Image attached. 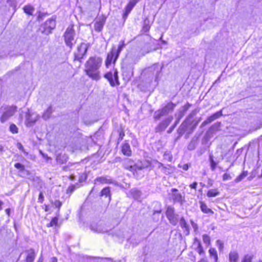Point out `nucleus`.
<instances>
[{"instance_id": "nucleus-1", "label": "nucleus", "mask_w": 262, "mask_h": 262, "mask_svg": "<svg viewBox=\"0 0 262 262\" xmlns=\"http://www.w3.org/2000/svg\"><path fill=\"white\" fill-rule=\"evenodd\" d=\"M102 62V58L94 56L89 58L85 64L84 71L86 75L93 80L98 81L101 76L99 71Z\"/></svg>"}, {"instance_id": "nucleus-2", "label": "nucleus", "mask_w": 262, "mask_h": 262, "mask_svg": "<svg viewBox=\"0 0 262 262\" xmlns=\"http://www.w3.org/2000/svg\"><path fill=\"white\" fill-rule=\"evenodd\" d=\"M76 33L73 25L69 26L64 33V40L66 46L71 50L76 43Z\"/></svg>"}, {"instance_id": "nucleus-3", "label": "nucleus", "mask_w": 262, "mask_h": 262, "mask_svg": "<svg viewBox=\"0 0 262 262\" xmlns=\"http://www.w3.org/2000/svg\"><path fill=\"white\" fill-rule=\"evenodd\" d=\"M1 111L2 115L0 121L4 123L15 114L17 111V107L15 106H3L1 108Z\"/></svg>"}, {"instance_id": "nucleus-4", "label": "nucleus", "mask_w": 262, "mask_h": 262, "mask_svg": "<svg viewBox=\"0 0 262 262\" xmlns=\"http://www.w3.org/2000/svg\"><path fill=\"white\" fill-rule=\"evenodd\" d=\"M56 26V21L55 19L50 18L47 20L45 23L41 26V31L45 34H49L51 33Z\"/></svg>"}, {"instance_id": "nucleus-5", "label": "nucleus", "mask_w": 262, "mask_h": 262, "mask_svg": "<svg viewBox=\"0 0 262 262\" xmlns=\"http://www.w3.org/2000/svg\"><path fill=\"white\" fill-rule=\"evenodd\" d=\"M89 46L88 43H81L77 47V52L74 54L75 60L80 61L86 53Z\"/></svg>"}, {"instance_id": "nucleus-6", "label": "nucleus", "mask_w": 262, "mask_h": 262, "mask_svg": "<svg viewBox=\"0 0 262 262\" xmlns=\"http://www.w3.org/2000/svg\"><path fill=\"white\" fill-rule=\"evenodd\" d=\"M166 215L169 222L175 226L178 222V215L174 213V208L168 206L166 211Z\"/></svg>"}, {"instance_id": "nucleus-7", "label": "nucleus", "mask_w": 262, "mask_h": 262, "mask_svg": "<svg viewBox=\"0 0 262 262\" xmlns=\"http://www.w3.org/2000/svg\"><path fill=\"white\" fill-rule=\"evenodd\" d=\"M39 118V115L30 112L29 110L26 115L25 124L27 126H32Z\"/></svg>"}, {"instance_id": "nucleus-8", "label": "nucleus", "mask_w": 262, "mask_h": 262, "mask_svg": "<svg viewBox=\"0 0 262 262\" xmlns=\"http://www.w3.org/2000/svg\"><path fill=\"white\" fill-rule=\"evenodd\" d=\"M104 77L109 81L111 85L112 86H114L115 85H118L120 84L118 72L116 70H115L114 74L112 72L107 73L105 74Z\"/></svg>"}, {"instance_id": "nucleus-9", "label": "nucleus", "mask_w": 262, "mask_h": 262, "mask_svg": "<svg viewBox=\"0 0 262 262\" xmlns=\"http://www.w3.org/2000/svg\"><path fill=\"white\" fill-rule=\"evenodd\" d=\"M170 194L174 202H178L182 205L185 201L184 195H183L176 188L171 189Z\"/></svg>"}, {"instance_id": "nucleus-10", "label": "nucleus", "mask_w": 262, "mask_h": 262, "mask_svg": "<svg viewBox=\"0 0 262 262\" xmlns=\"http://www.w3.org/2000/svg\"><path fill=\"white\" fill-rule=\"evenodd\" d=\"M197 113L196 110L193 111L187 117L186 119L182 123L178 129L180 134H183L186 131L188 125H190V119L192 118Z\"/></svg>"}, {"instance_id": "nucleus-11", "label": "nucleus", "mask_w": 262, "mask_h": 262, "mask_svg": "<svg viewBox=\"0 0 262 262\" xmlns=\"http://www.w3.org/2000/svg\"><path fill=\"white\" fill-rule=\"evenodd\" d=\"M173 120L172 116H169L161 122L155 128V131L157 133H161L165 130L167 127L169 125Z\"/></svg>"}, {"instance_id": "nucleus-12", "label": "nucleus", "mask_w": 262, "mask_h": 262, "mask_svg": "<svg viewBox=\"0 0 262 262\" xmlns=\"http://www.w3.org/2000/svg\"><path fill=\"white\" fill-rule=\"evenodd\" d=\"M91 229L98 233H105L108 232L110 229L108 228L106 225L103 222H99L96 224H93L91 226Z\"/></svg>"}, {"instance_id": "nucleus-13", "label": "nucleus", "mask_w": 262, "mask_h": 262, "mask_svg": "<svg viewBox=\"0 0 262 262\" xmlns=\"http://www.w3.org/2000/svg\"><path fill=\"white\" fill-rule=\"evenodd\" d=\"M106 21V17L103 16H99L96 20L94 24V29L96 31L100 32L102 31Z\"/></svg>"}, {"instance_id": "nucleus-14", "label": "nucleus", "mask_w": 262, "mask_h": 262, "mask_svg": "<svg viewBox=\"0 0 262 262\" xmlns=\"http://www.w3.org/2000/svg\"><path fill=\"white\" fill-rule=\"evenodd\" d=\"M116 56V49L113 48L112 51L107 54V57L105 60V66L108 68L113 61L115 62L116 61L114 60L115 57Z\"/></svg>"}, {"instance_id": "nucleus-15", "label": "nucleus", "mask_w": 262, "mask_h": 262, "mask_svg": "<svg viewBox=\"0 0 262 262\" xmlns=\"http://www.w3.org/2000/svg\"><path fill=\"white\" fill-rule=\"evenodd\" d=\"M26 255V262H33L35 257L36 254L34 250L32 249H30L25 251Z\"/></svg>"}, {"instance_id": "nucleus-16", "label": "nucleus", "mask_w": 262, "mask_h": 262, "mask_svg": "<svg viewBox=\"0 0 262 262\" xmlns=\"http://www.w3.org/2000/svg\"><path fill=\"white\" fill-rule=\"evenodd\" d=\"M163 68V66L159 63L153 65L149 68L150 71L153 72V74L156 75V79L158 78L160 73H161Z\"/></svg>"}, {"instance_id": "nucleus-17", "label": "nucleus", "mask_w": 262, "mask_h": 262, "mask_svg": "<svg viewBox=\"0 0 262 262\" xmlns=\"http://www.w3.org/2000/svg\"><path fill=\"white\" fill-rule=\"evenodd\" d=\"M121 151L125 156H130L132 155V150L130 145L126 141L123 143L121 147Z\"/></svg>"}, {"instance_id": "nucleus-18", "label": "nucleus", "mask_w": 262, "mask_h": 262, "mask_svg": "<svg viewBox=\"0 0 262 262\" xmlns=\"http://www.w3.org/2000/svg\"><path fill=\"white\" fill-rule=\"evenodd\" d=\"M168 114L164 107L156 111L154 114V118L155 120H158L162 117L167 115Z\"/></svg>"}, {"instance_id": "nucleus-19", "label": "nucleus", "mask_w": 262, "mask_h": 262, "mask_svg": "<svg viewBox=\"0 0 262 262\" xmlns=\"http://www.w3.org/2000/svg\"><path fill=\"white\" fill-rule=\"evenodd\" d=\"M168 114L164 107L156 111L154 114V118L155 120H158L162 117L167 115Z\"/></svg>"}, {"instance_id": "nucleus-20", "label": "nucleus", "mask_w": 262, "mask_h": 262, "mask_svg": "<svg viewBox=\"0 0 262 262\" xmlns=\"http://www.w3.org/2000/svg\"><path fill=\"white\" fill-rule=\"evenodd\" d=\"M136 5V2L135 1H130L126 6L125 12L123 13V18L124 19H126L128 15V14L130 13V12L132 11V10L133 9V8Z\"/></svg>"}, {"instance_id": "nucleus-21", "label": "nucleus", "mask_w": 262, "mask_h": 262, "mask_svg": "<svg viewBox=\"0 0 262 262\" xmlns=\"http://www.w3.org/2000/svg\"><path fill=\"white\" fill-rule=\"evenodd\" d=\"M133 75V71L130 69L123 70L122 76L123 79L126 81H129Z\"/></svg>"}, {"instance_id": "nucleus-22", "label": "nucleus", "mask_w": 262, "mask_h": 262, "mask_svg": "<svg viewBox=\"0 0 262 262\" xmlns=\"http://www.w3.org/2000/svg\"><path fill=\"white\" fill-rule=\"evenodd\" d=\"M179 223L181 228L184 229V231L186 232V234H188L189 232V227L183 217H182L180 219Z\"/></svg>"}, {"instance_id": "nucleus-23", "label": "nucleus", "mask_w": 262, "mask_h": 262, "mask_svg": "<svg viewBox=\"0 0 262 262\" xmlns=\"http://www.w3.org/2000/svg\"><path fill=\"white\" fill-rule=\"evenodd\" d=\"M239 258L238 253L236 251H231L229 254L230 262H237Z\"/></svg>"}, {"instance_id": "nucleus-24", "label": "nucleus", "mask_w": 262, "mask_h": 262, "mask_svg": "<svg viewBox=\"0 0 262 262\" xmlns=\"http://www.w3.org/2000/svg\"><path fill=\"white\" fill-rule=\"evenodd\" d=\"M68 159V156L65 155L58 154L56 158L57 162L59 164H63L66 163Z\"/></svg>"}, {"instance_id": "nucleus-25", "label": "nucleus", "mask_w": 262, "mask_h": 262, "mask_svg": "<svg viewBox=\"0 0 262 262\" xmlns=\"http://www.w3.org/2000/svg\"><path fill=\"white\" fill-rule=\"evenodd\" d=\"M125 47V43L124 40H121L119 42L117 50H116V56L115 57L114 60L116 61L118 58L119 54L121 51Z\"/></svg>"}, {"instance_id": "nucleus-26", "label": "nucleus", "mask_w": 262, "mask_h": 262, "mask_svg": "<svg viewBox=\"0 0 262 262\" xmlns=\"http://www.w3.org/2000/svg\"><path fill=\"white\" fill-rule=\"evenodd\" d=\"M96 182L101 184H109L112 183V180L107 179L106 177H100L97 178L95 180V184Z\"/></svg>"}, {"instance_id": "nucleus-27", "label": "nucleus", "mask_w": 262, "mask_h": 262, "mask_svg": "<svg viewBox=\"0 0 262 262\" xmlns=\"http://www.w3.org/2000/svg\"><path fill=\"white\" fill-rule=\"evenodd\" d=\"M53 113L52 107V106H50L48 107L46 111L43 113L42 115V118L45 120H47L50 118L51 114Z\"/></svg>"}, {"instance_id": "nucleus-28", "label": "nucleus", "mask_w": 262, "mask_h": 262, "mask_svg": "<svg viewBox=\"0 0 262 262\" xmlns=\"http://www.w3.org/2000/svg\"><path fill=\"white\" fill-rule=\"evenodd\" d=\"M200 208L202 212L205 213L213 214V211L210 208H208L207 206L203 202H200Z\"/></svg>"}, {"instance_id": "nucleus-29", "label": "nucleus", "mask_w": 262, "mask_h": 262, "mask_svg": "<svg viewBox=\"0 0 262 262\" xmlns=\"http://www.w3.org/2000/svg\"><path fill=\"white\" fill-rule=\"evenodd\" d=\"M209 253L210 257H213L214 262H217L218 261V256L217 251L214 248H210L209 250Z\"/></svg>"}, {"instance_id": "nucleus-30", "label": "nucleus", "mask_w": 262, "mask_h": 262, "mask_svg": "<svg viewBox=\"0 0 262 262\" xmlns=\"http://www.w3.org/2000/svg\"><path fill=\"white\" fill-rule=\"evenodd\" d=\"M176 105L173 104L172 102H169L166 106H165L164 108L166 111L167 113L168 114L169 113H171L174 110Z\"/></svg>"}, {"instance_id": "nucleus-31", "label": "nucleus", "mask_w": 262, "mask_h": 262, "mask_svg": "<svg viewBox=\"0 0 262 262\" xmlns=\"http://www.w3.org/2000/svg\"><path fill=\"white\" fill-rule=\"evenodd\" d=\"M100 195H105L106 197L108 196V202H110L111 201L110 188L106 187L103 188L101 191Z\"/></svg>"}, {"instance_id": "nucleus-32", "label": "nucleus", "mask_w": 262, "mask_h": 262, "mask_svg": "<svg viewBox=\"0 0 262 262\" xmlns=\"http://www.w3.org/2000/svg\"><path fill=\"white\" fill-rule=\"evenodd\" d=\"M191 106V104L187 102L185 105L182 106L180 111V117H182L185 113L187 111V110Z\"/></svg>"}, {"instance_id": "nucleus-33", "label": "nucleus", "mask_w": 262, "mask_h": 262, "mask_svg": "<svg viewBox=\"0 0 262 262\" xmlns=\"http://www.w3.org/2000/svg\"><path fill=\"white\" fill-rule=\"evenodd\" d=\"M25 12L29 15H32L34 8L31 5H27L24 7Z\"/></svg>"}, {"instance_id": "nucleus-34", "label": "nucleus", "mask_w": 262, "mask_h": 262, "mask_svg": "<svg viewBox=\"0 0 262 262\" xmlns=\"http://www.w3.org/2000/svg\"><path fill=\"white\" fill-rule=\"evenodd\" d=\"M248 175L247 171H244L240 175L236 177L234 181L235 183H238L243 180L245 177H246Z\"/></svg>"}, {"instance_id": "nucleus-35", "label": "nucleus", "mask_w": 262, "mask_h": 262, "mask_svg": "<svg viewBox=\"0 0 262 262\" xmlns=\"http://www.w3.org/2000/svg\"><path fill=\"white\" fill-rule=\"evenodd\" d=\"M131 192L135 199H139L142 194L140 190L136 189H132Z\"/></svg>"}, {"instance_id": "nucleus-36", "label": "nucleus", "mask_w": 262, "mask_h": 262, "mask_svg": "<svg viewBox=\"0 0 262 262\" xmlns=\"http://www.w3.org/2000/svg\"><path fill=\"white\" fill-rule=\"evenodd\" d=\"M219 194V192L217 189H210L207 192V196L208 197L216 196Z\"/></svg>"}, {"instance_id": "nucleus-37", "label": "nucleus", "mask_w": 262, "mask_h": 262, "mask_svg": "<svg viewBox=\"0 0 262 262\" xmlns=\"http://www.w3.org/2000/svg\"><path fill=\"white\" fill-rule=\"evenodd\" d=\"M209 161L210 162V167L212 171H214L216 167V163L214 161L213 156L212 155H209Z\"/></svg>"}, {"instance_id": "nucleus-38", "label": "nucleus", "mask_w": 262, "mask_h": 262, "mask_svg": "<svg viewBox=\"0 0 262 262\" xmlns=\"http://www.w3.org/2000/svg\"><path fill=\"white\" fill-rule=\"evenodd\" d=\"M150 26L149 24V20L147 19L145 20L144 22V25L143 27V29H142L143 31L144 32H148L149 31V30L150 29Z\"/></svg>"}, {"instance_id": "nucleus-39", "label": "nucleus", "mask_w": 262, "mask_h": 262, "mask_svg": "<svg viewBox=\"0 0 262 262\" xmlns=\"http://www.w3.org/2000/svg\"><path fill=\"white\" fill-rule=\"evenodd\" d=\"M253 257L252 255L246 254L244 256L242 262H252Z\"/></svg>"}, {"instance_id": "nucleus-40", "label": "nucleus", "mask_w": 262, "mask_h": 262, "mask_svg": "<svg viewBox=\"0 0 262 262\" xmlns=\"http://www.w3.org/2000/svg\"><path fill=\"white\" fill-rule=\"evenodd\" d=\"M216 245L217 246L220 252H222L224 249V243L223 242L218 239L216 241Z\"/></svg>"}, {"instance_id": "nucleus-41", "label": "nucleus", "mask_w": 262, "mask_h": 262, "mask_svg": "<svg viewBox=\"0 0 262 262\" xmlns=\"http://www.w3.org/2000/svg\"><path fill=\"white\" fill-rule=\"evenodd\" d=\"M10 132L13 134H16L18 133V128L14 124H11L9 127Z\"/></svg>"}, {"instance_id": "nucleus-42", "label": "nucleus", "mask_w": 262, "mask_h": 262, "mask_svg": "<svg viewBox=\"0 0 262 262\" xmlns=\"http://www.w3.org/2000/svg\"><path fill=\"white\" fill-rule=\"evenodd\" d=\"M14 167L17 168V169H19L20 171L23 172L25 171V166L24 165L19 163H16L14 164Z\"/></svg>"}, {"instance_id": "nucleus-43", "label": "nucleus", "mask_w": 262, "mask_h": 262, "mask_svg": "<svg viewBox=\"0 0 262 262\" xmlns=\"http://www.w3.org/2000/svg\"><path fill=\"white\" fill-rule=\"evenodd\" d=\"M57 223H58V218L56 217H55L53 218L52 220H51V221L50 222V223L47 225V227H52L53 226L56 225L57 224Z\"/></svg>"}, {"instance_id": "nucleus-44", "label": "nucleus", "mask_w": 262, "mask_h": 262, "mask_svg": "<svg viewBox=\"0 0 262 262\" xmlns=\"http://www.w3.org/2000/svg\"><path fill=\"white\" fill-rule=\"evenodd\" d=\"M118 133H119V137H118V143H119V142H120L121 140H122V139H123L124 136H125V134H124V132L123 131V130L122 129H120L118 130Z\"/></svg>"}, {"instance_id": "nucleus-45", "label": "nucleus", "mask_w": 262, "mask_h": 262, "mask_svg": "<svg viewBox=\"0 0 262 262\" xmlns=\"http://www.w3.org/2000/svg\"><path fill=\"white\" fill-rule=\"evenodd\" d=\"M196 251L198 252L200 255H202L204 253V250L200 243H199Z\"/></svg>"}, {"instance_id": "nucleus-46", "label": "nucleus", "mask_w": 262, "mask_h": 262, "mask_svg": "<svg viewBox=\"0 0 262 262\" xmlns=\"http://www.w3.org/2000/svg\"><path fill=\"white\" fill-rule=\"evenodd\" d=\"M204 243L209 245L210 244V237L207 234H204L202 236Z\"/></svg>"}, {"instance_id": "nucleus-47", "label": "nucleus", "mask_w": 262, "mask_h": 262, "mask_svg": "<svg viewBox=\"0 0 262 262\" xmlns=\"http://www.w3.org/2000/svg\"><path fill=\"white\" fill-rule=\"evenodd\" d=\"M164 159H165V160H167L168 161H169V162H171V160H172V156H171V155L168 152H165L164 154Z\"/></svg>"}, {"instance_id": "nucleus-48", "label": "nucleus", "mask_w": 262, "mask_h": 262, "mask_svg": "<svg viewBox=\"0 0 262 262\" xmlns=\"http://www.w3.org/2000/svg\"><path fill=\"white\" fill-rule=\"evenodd\" d=\"M157 166L159 168H161L162 171L165 173L166 171V168L163 166V164L159 162H157Z\"/></svg>"}, {"instance_id": "nucleus-49", "label": "nucleus", "mask_w": 262, "mask_h": 262, "mask_svg": "<svg viewBox=\"0 0 262 262\" xmlns=\"http://www.w3.org/2000/svg\"><path fill=\"white\" fill-rule=\"evenodd\" d=\"M190 164H184L183 165L179 164V167L182 168L184 170H187L190 166Z\"/></svg>"}, {"instance_id": "nucleus-50", "label": "nucleus", "mask_w": 262, "mask_h": 262, "mask_svg": "<svg viewBox=\"0 0 262 262\" xmlns=\"http://www.w3.org/2000/svg\"><path fill=\"white\" fill-rule=\"evenodd\" d=\"M231 179H232V177H231V176L227 173H224L223 176V180L224 181L231 180Z\"/></svg>"}, {"instance_id": "nucleus-51", "label": "nucleus", "mask_w": 262, "mask_h": 262, "mask_svg": "<svg viewBox=\"0 0 262 262\" xmlns=\"http://www.w3.org/2000/svg\"><path fill=\"white\" fill-rule=\"evenodd\" d=\"M222 115V111H220L219 112H217L216 113H214L212 115V116L214 117L215 119H217L220 117H221Z\"/></svg>"}, {"instance_id": "nucleus-52", "label": "nucleus", "mask_w": 262, "mask_h": 262, "mask_svg": "<svg viewBox=\"0 0 262 262\" xmlns=\"http://www.w3.org/2000/svg\"><path fill=\"white\" fill-rule=\"evenodd\" d=\"M54 205L56 208H59L62 205V203L59 200H56L54 202Z\"/></svg>"}, {"instance_id": "nucleus-53", "label": "nucleus", "mask_w": 262, "mask_h": 262, "mask_svg": "<svg viewBox=\"0 0 262 262\" xmlns=\"http://www.w3.org/2000/svg\"><path fill=\"white\" fill-rule=\"evenodd\" d=\"M43 200H44V196L43 195V193L42 192H40L39 194L38 201V202L42 203L43 202Z\"/></svg>"}, {"instance_id": "nucleus-54", "label": "nucleus", "mask_w": 262, "mask_h": 262, "mask_svg": "<svg viewBox=\"0 0 262 262\" xmlns=\"http://www.w3.org/2000/svg\"><path fill=\"white\" fill-rule=\"evenodd\" d=\"M17 147L19 150H21L24 152H25L24 148L20 143H18L17 144Z\"/></svg>"}, {"instance_id": "nucleus-55", "label": "nucleus", "mask_w": 262, "mask_h": 262, "mask_svg": "<svg viewBox=\"0 0 262 262\" xmlns=\"http://www.w3.org/2000/svg\"><path fill=\"white\" fill-rule=\"evenodd\" d=\"M197 185H198V183L195 182L193 183L192 184H190L189 185V187L192 189H196Z\"/></svg>"}, {"instance_id": "nucleus-56", "label": "nucleus", "mask_w": 262, "mask_h": 262, "mask_svg": "<svg viewBox=\"0 0 262 262\" xmlns=\"http://www.w3.org/2000/svg\"><path fill=\"white\" fill-rule=\"evenodd\" d=\"M208 122L211 123V122L213 121L215 119L214 117L211 115L210 117H209L207 119Z\"/></svg>"}, {"instance_id": "nucleus-57", "label": "nucleus", "mask_w": 262, "mask_h": 262, "mask_svg": "<svg viewBox=\"0 0 262 262\" xmlns=\"http://www.w3.org/2000/svg\"><path fill=\"white\" fill-rule=\"evenodd\" d=\"M176 127V125H173L172 126H171L169 129L168 130H167V133L168 134L169 133H171L172 130L174 129V128H175Z\"/></svg>"}, {"instance_id": "nucleus-58", "label": "nucleus", "mask_w": 262, "mask_h": 262, "mask_svg": "<svg viewBox=\"0 0 262 262\" xmlns=\"http://www.w3.org/2000/svg\"><path fill=\"white\" fill-rule=\"evenodd\" d=\"M209 123V122H208V121H207V119H206V120H205L201 124V126H205L206 124Z\"/></svg>"}, {"instance_id": "nucleus-59", "label": "nucleus", "mask_w": 262, "mask_h": 262, "mask_svg": "<svg viewBox=\"0 0 262 262\" xmlns=\"http://www.w3.org/2000/svg\"><path fill=\"white\" fill-rule=\"evenodd\" d=\"M198 262H207V260L206 258H202Z\"/></svg>"}, {"instance_id": "nucleus-60", "label": "nucleus", "mask_w": 262, "mask_h": 262, "mask_svg": "<svg viewBox=\"0 0 262 262\" xmlns=\"http://www.w3.org/2000/svg\"><path fill=\"white\" fill-rule=\"evenodd\" d=\"M40 152L45 158H47V159H50L49 157L47 156V155H45L44 154H43L41 151H40Z\"/></svg>"}, {"instance_id": "nucleus-61", "label": "nucleus", "mask_w": 262, "mask_h": 262, "mask_svg": "<svg viewBox=\"0 0 262 262\" xmlns=\"http://www.w3.org/2000/svg\"><path fill=\"white\" fill-rule=\"evenodd\" d=\"M51 262H57V259L55 257L51 258Z\"/></svg>"}, {"instance_id": "nucleus-62", "label": "nucleus", "mask_w": 262, "mask_h": 262, "mask_svg": "<svg viewBox=\"0 0 262 262\" xmlns=\"http://www.w3.org/2000/svg\"><path fill=\"white\" fill-rule=\"evenodd\" d=\"M5 211L8 215H9L10 209L9 208L6 209Z\"/></svg>"}, {"instance_id": "nucleus-63", "label": "nucleus", "mask_w": 262, "mask_h": 262, "mask_svg": "<svg viewBox=\"0 0 262 262\" xmlns=\"http://www.w3.org/2000/svg\"><path fill=\"white\" fill-rule=\"evenodd\" d=\"M37 262H43V259L42 257H39Z\"/></svg>"}, {"instance_id": "nucleus-64", "label": "nucleus", "mask_w": 262, "mask_h": 262, "mask_svg": "<svg viewBox=\"0 0 262 262\" xmlns=\"http://www.w3.org/2000/svg\"><path fill=\"white\" fill-rule=\"evenodd\" d=\"M67 167L66 166H63V169L64 170H67Z\"/></svg>"}]
</instances>
